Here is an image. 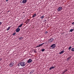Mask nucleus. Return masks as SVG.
Wrapping results in <instances>:
<instances>
[{
  "label": "nucleus",
  "mask_w": 74,
  "mask_h": 74,
  "mask_svg": "<svg viewBox=\"0 0 74 74\" xmlns=\"http://www.w3.org/2000/svg\"><path fill=\"white\" fill-rule=\"evenodd\" d=\"M55 47H56V44H53L51 46L50 49H54V48Z\"/></svg>",
  "instance_id": "nucleus-1"
},
{
  "label": "nucleus",
  "mask_w": 74,
  "mask_h": 74,
  "mask_svg": "<svg viewBox=\"0 0 74 74\" xmlns=\"http://www.w3.org/2000/svg\"><path fill=\"white\" fill-rule=\"evenodd\" d=\"M21 66L22 67H23L25 66V62H20Z\"/></svg>",
  "instance_id": "nucleus-2"
},
{
  "label": "nucleus",
  "mask_w": 74,
  "mask_h": 74,
  "mask_svg": "<svg viewBox=\"0 0 74 74\" xmlns=\"http://www.w3.org/2000/svg\"><path fill=\"white\" fill-rule=\"evenodd\" d=\"M53 41V39L52 38L49 40V42L50 43H51V42H52Z\"/></svg>",
  "instance_id": "nucleus-3"
},
{
  "label": "nucleus",
  "mask_w": 74,
  "mask_h": 74,
  "mask_svg": "<svg viewBox=\"0 0 74 74\" xmlns=\"http://www.w3.org/2000/svg\"><path fill=\"white\" fill-rule=\"evenodd\" d=\"M62 10V7H60L57 10L58 11H60Z\"/></svg>",
  "instance_id": "nucleus-4"
},
{
  "label": "nucleus",
  "mask_w": 74,
  "mask_h": 74,
  "mask_svg": "<svg viewBox=\"0 0 74 74\" xmlns=\"http://www.w3.org/2000/svg\"><path fill=\"white\" fill-rule=\"evenodd\" d=\"M45 44V43H42V44L39 45L37 46L36 47V48H37L38 47H41L42 45H44Z\"/></svg>",
  "instance_id": "nucleus-5"
},
{
  "label": "nucleus",
  "mask_w": 74,
  "mask_h": 74,
  "mask_svg": "<svg viewBox=\"0 0 74 74\" xmlns=\"http://www.w3.org/2000/svg\"><path fill=\"white\" fill-rule=\"evenodd\" d=\"M32 62V59H29L28 61H27V63H31Z\"/></svg>",
  "instance_id": "nucleus-6"
},
{
  "label": "nucleus",
  "mask_w": 74,
  "mask_h": 74,
  "mask_svg": "<svg viewBox=\"0 0 74 74\" xmlns=\"http://www.w3.org/2000/svg\"><path fill=\"white\" fill-rule=\"evenodd\" d=\"M14 65V63L13 62H12L10 63L9 64L10 67H12Z\"/></svg>",
  "instance_id": "nucleus-7"
},
{
  "label": "nucleus",
  "mask_w": 74,
  "mask_h": 74,
  "mask_svg": "<svg viewBox=\"0 0 74 74\" xmlns=\"http://www.w3.org/2000/svg\"><path fill=\"white\" fill-rule=\"evenodd\" d=\"M21 29H20V28H18L16 29V32H17V33L19 32V31H20V30Z\"/></svg>",
  "instance_id": "nucleus-8"
},
{
  "label": "nucleus",
  "mask_w": 74,
  "mask_h": 74,
  "mask_svg": "<svg viewBox=\"0 0 74 74\" xmlns=\"http://www.w3.org/2000/svg\"><path fill=\"white\" fill-rule=\"evenodd\" d=\"M27 1V0H23L22 1V3H23V4H25Z\"/></svg>",
  "instance_id": "nucleus-9"
},
{
  "label": "nucleus",
  "mask_w": 74,
  "mask_h": 74,
  "mask_svg": "<svg viewBox=\"0 0 74 74\" xmlns=\"http://www.w3.org/2000/svg\"><path fill=\"white\" fill-rule=\"evenodd\" d=\"M55 67H54V66H51L49 68V70H52V69H54Z\"/></svg>",
  "instance_id": "nucleus-10"
},
{
  "label": "nucleus",
  "mask_w": 74,
  "mask_h": 74,
  "mask_svg": "<svg viewBox=\"0 0 74 74\" xmlns=\"http://www.w3.org/2000/svg\"><path fill=\"white\" fill-rule=\"evenodd\" d=\"M64 51L63 50L61 51L59 53V54H62V53H64Z\"/></svg>",
  "instance_id": "nucleus-11"
},
{
  "label": "nucleus",
  "mask_w": 74,
  "mask_h": 74,
  "mask_svg": "<svg viewBox=\"0 0 74 74\" xmlns=\"http://www.w3.org/2000/svg\"><path fill=\"white\" fill-rule=\"evenodd\" d=\"M23 39V38L22 37H20L19 38V40H21Z\"/></svg>",
  "instance_id": "nucleus-12"
},
{
  "label": "nucleus",
  "mask_w": 74,
  "mask_h": 74,
  "mask_svg": "<svg viewBox=\"0 0 74 74\" xmlns=\"http://www.w3.org/2000/svg\"><path fill=\"white\" fill-rule=\"evenodd\" d=\"M71 56H70L69 57H68L67 59V60H70V59H71Z\"/></svg>",
  "instance_id": "nucleus-13"
},
{
  "label": "nucleus",
  "mask_w": 74,
  "mask_h": 74,
  "mask_svg": "<svg viewBox=\"0 0 74 74\" xmlns=\"http://www.w3.org/2000/svg\"><path fill=\"white\" fill-rule=\"evenodd\" d=\"M34 72V70H33L30 72V74H32V73H33Z\"/></svg>",
  "instance_id": "nucleus-14"
},
{
  "label": "nucleus",
  "mask_w": 74,
  "mask_h": 74,
  "mask_svg": "<svg viewBox=\"0 0 74 74\" xmlns=\"http://www.w3.org/2000/svg\"><path fill=\"white\" fill-rule=\"evenodd\" d=\"M22 25H23V23L21 24L18 27H21L22 26Z\"/></svg>",
  "instance_id": "nucleus-15"
},
{
  "label": "nucleus",
  "mask_w": 74,
  "mask_h": 74,
  "mask_svg": "<svg viewBox=\"0 0 74 74\" xmlns=\"http://www.w3.org/2000/svg\"><path fill=\"white\" fill-rule=\"evenodd\" d=\"M36 16V14H35L34 15L32 16V18H34V17H35Z\"/></svg>",
  "instance_id": "nucleus-16"
},
{
  "label": "nucleus",
  "mask_w": 74,
  "mask_h": 74,
  "mask_svg": "<svg viewBox=\"0 0 74 74\" xmlns=\"http://www.w3.org/2000/svg\"><path fill=\"white\" fill-rule=\"evenodd\" d=\"M30 19H28V20L26 21V23H27L29 22V20Z\"/></svg>",
  "instance_id": "nucleus-17"
},
{
  "label": "nucleus",
  "mask_w": 74,
  "mask_h": 74,
  "mask_svg": "<svg viewBox=\"0 0 74 74\" xmlns=\"http://www.w3.org/2000/svg\"><path fill=\"white\" fill-rule=\"evenodd\" d=\"M73 31H74V29H71L70 30V32H73Z\"/></svg>",
  "instance_id": "nucleus-18"
},
{
  "label": "nucleus",
  "mask_w": 74,
  "mask_h": 74,
  "mask_svg": "<svg viewBox=\"0 0 74 74\" xmlns=\"http://www.w3.org/2000/svg\"><path fill=\"white\" fill-rule=\"evenodd\" d=\"M10 27H9L7 29V30H10Z\"/></svg>",
  "instance_id": "nucleus-19"
},
{
  "label": "nucleus",
  "mask_w": 74,
  "mask_h": 74,
  "mask_svg": "<svg viewBox=\"0 0 74 74\" xmlns=\"http://www.w3.org/2000/svg\"><path fill=\"white\" fill-rule=\"evenodd\" d=\"M72 47L71 46H70V47H69V50H71Z\"/></svg>",
  "instance_id": "nucleus-20"
},
{
  "label": "nucleus",
  "mask_w": 74,
  "mask_h": 74,
  "mask_svg": "<svg viewBox=\"0 0 74 74\" xmlns=\"http://www.w3.org/2000/svg\"><path fill=\"white\" fill-rule=\"evenodd\" d=\"M71 51H73V52L74 51V48H72L71 49Z\"/></svg>",
  "instance_id": "nucleus-21"
},
{
  "label": "nucleus",
  "mask_w": 74,
  "mask_h": 74,
  "mask_svg": "<svg viewBox=\"0 0 74 74\" xmlns=\"http://www.w3.org/2000/svg\"><path fill=\"white\" fill-rule=\"evenodd\" d=\"M41 19H43L44 18V16H42L40 17Z\"/></svg>",
  "instance_id": "nucleus-22"
},
{
  "label": "nucleus",
  "mask_w": 74,
  "mask_h": 74,
  "mask_svg": "<svg viewBox=\"0 0 74 74\" xmlns=\"http://www.w3.org/2000/svg\"><path fill=\"white\" fill-rule=\"evenodd\" d=\"M41 51H42V52H44V51H45V49H42L41 50Z\"/></svg>",
  "instance_id": "nucleus-23"
},
{
  "label": "nucleus",
  "mask_w": 74,
  "mask_h": 74,
  "mask_svg": "<svg viewBox=\"0 0 74 74\" xmlns=\"http://www.w3.org/2000/svg\"><path fill=\"white\" fill-rule=\"evenodd\" d=\"M21 65V62H20L18 65V66H19Z\"/></svg>",
  "instance_id": "nucleus-24"
},
{
  "label": "nucleus",
  "mask_w": 74,
  "mask_h": 74,
  "mask_svg": "<svg viewBox=\"0 0 74 74\" xmlns=\"http://www.w3.org/2000/svg\"><path fill=\"white\" fill-rule=\"evenodd\" d=\"M16 34V33H14L13 34V35H15Z\"/></svg>",
  "instance_id": "nucleus-25"
},
{
  "label": "nucleus",
  "mask_w": 74,
  "mask_h": 74,
  "mask_svg": "<svg viewBox=\"0 0 74 74\" xmlns=\"http://www.w3.org/2000/svg\"><path fill=\"white\" fill-rule=\"evenodd\" d=\"M45 34H47V33H48V32H45Z\"/></svg>",
  "instance_id": "nucleus-26"
},
{
  "label": "nucleus",
  "mask_w": 74,
  "mask_h": 74,
  "mask_svg": "<svg viewBox=\"0 0 74 74\" xmlns=\"http://www.w3.org/2000/svg\"><path fill=\"white\" fill-rule=\"evenodd\" d=\"M72 25H74V22L72 23Z\"/></svg>",
  "instance_id": "nucleus-27"
},
{
  "label": "nucleus",
  "mask_w": 74,
  "mask_h": 74,
  "mask_svg": "<svg viewBox=\"0 0 74 74\" xmlns=\"http://www.w3.org/2000/svg\"><path fill=\"white\" fill-rule=\"evenodd\" d=\"M68 70H65V71H64L65 72H66V71H67Z\"/></svg>",
  "instance_id": "nucleus-28"
},
{
  "label": "nucleus",
  "mask_w": 74,
  "mask_h": 74,
  "mask_svg": "<svg viewBox=\"0 0 74 74\" xmlns=\"http://www.w3.org/2000/svg\"><path fill=\"white\" fill-rule=\"evenodd\" d=\"M65 73V72L64 71V72H62V74H64V73Z\"/></svg>",
  "instance_id": "nucleus-29"
},
{
  "label": "nucleus",
  "mask_w": 74,
  "mask_h": 74,
  "mask_svg": "<svg viewBox=\"0 0 74 74\" xmlns=\"http://www.w3.org/2000/svg\"><path fill=\"white\" fill-rule=\"evenodd\" d=\"M1 23H2V22H0V25H1Z\"/></svg>",
  "instance_id": "nucleus-30"
},
{
  "label": "nucleus",
  "mask_w": 74,
  "mask_h": 74,
  "mask_svg": "<svg viewBox=\"0 0 74 74\" xmlns=\"http://www.w3.org/2000/svg\"><path fill=\"white\" fill-rule=\"evenodd\" d=\"M34 52L35 53H36V50L34 51Z\"/></svg>",
  "instance_id": "nucleus-31"
},
{
  "label": "nucleus",
  "mask_w": 74,
  "mask_h": 74,
  "mask_svg": "<svg viewBox=\"0 0 74 74\" xmlns=\"http://www.w3.org/2000/svg\"><path fill=\"white\" fill-rule=\"evenodd\" d=\"M8 1V0H6V1Z\"/></svg>",
  "instance_id": "nucleus-32"
},
{
  "label": "nucleus",
  "mask_w": 74,
  "mask_h": 74,
  "mask_svg": "<svg viewBox=\"0 0 74 74\" xmlns=\"http://www.w3.org/2000/svg\"><path fill=\"white\" fill-rule=\"evenodd\" d=\"M1 59H0V61H1Z\"/></svg>",
  "instance_id": "nucleus-33"
},
{
  "label": "nucleus",
  "mask_w": 74,
  "mask_h": 74,
  "mask_svg": "<svg viewBox=\"0 0 74 74\" xmlns=\"http://www.w3.org/2000/svg\"><path fill=\"white\" fill-rule=\"evenodd\" d=\"M73 30H74V28H73Z\"/></svg>",
  "instance_id": "nucleus-34"
}]
</instances>
